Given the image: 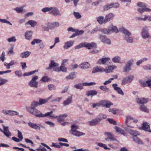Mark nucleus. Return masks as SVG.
<instances>
[{"instance_id": "f257e3e1", "label": "nucleus", "mask_w": 151, "mask_h": 151, "mask_svg": "<svg viewBox=\"0 0 151 151\" xmlns=\"http://www.w3.org/2000/svg\"><path fill=\"white\" fill-rule=\"evenodd\" d=\"M38 102L33 101L31 104V106L26 107L27 111L32 115L38 117H42L43 116L40 111L35 109L39 105Z\"/></svg>"}, {"instance_id": "f03ea898", "label": "nucleus", "mask_w": 151, "mask_h": 151, "mask_svg": "<svg viewBox=\"0 0 151 151\" xmlns=\"http://www.w3.org/2000/svg\"><path fill=\"white\" fill-rule=\"evenodd\" d=\"M119 30L125 35L124 37L125 40L128 43H132L133 42V38L129 36L131 35V33L127 29L124 27L119 29Z\"/></svg>"}, {"instance_id": "7ed1b4c3", "label": "nucleus", "mask_w": 151, "mask_h": 151, "mask_svg": "<svg viewBox=\"0 0 151 151\" xmlns=\"http://www.w3.org/2000/svg\"><path fill=\"white\" fill-rule=\"evenodd\" d=\"M78 127L75 125H72L71 126L70 133L71 134L77 137H79L85 135V134L79 131H77Z\"/></svg>"}, {"instance_id": "20e7f679", "label": "nucleus", "mask_w": 151, "mask_h": 151, "mask_svg": "<svg viewBox=\"0 0 151 151\" xmlns=\"http://www.w3.org/2000/svg\"><path fill=\"white\" fill-rule=\"evenodd\" d=\"M149 31V28L147 26H144L142 27L141 29L140 35L143 39H146L150 37V35Z\"/></svg>"}, {"instance_id": "39448f33", "label": "nucleus", "mask_w": 151, "mask_h": 151, "mask_svg": "<svg viewBox=\"0 0 151 151\" xmlns=\"http://www.w3.org/2000/svg\"><path fill=\"white\" fill-rule=\"evenodd\" d=\"M94 46V43L93 42L89 43L84 42L76 46L75 48V49H78L84 47L87 48L88 49H91L93 48Z\"/></svg>"}, {"instance_id": "423d86ee", "label": "nucleus", "mask_w": 151, "mask_h": 151, "mask_svg": "<svg viewBox=\"0 0 151 151\" xmlns=\"http://www.w3.org/2000/svg\"><path fill=\"white\" fill-rule=\"evenodd\" d=\"M134 60L132 59L129 60L127 62L125 66L123 68V71L124 72H129L131 70L132 66L133 65Z\"/></svg>"}, {"instance_id": "0eeeda50", "label": "nucleus", "mask_w": 151, "mask_h": 151, "mask_svg": "<svg viewBox=\"0 0 151 151\" xmlns=\"http://www.w3.org/2000/svg\"><path fill=\"white\" fill-rule=\"evenodd\" d=\"M122 127L129 134L132 136V137L135 136H137L140 135V133L136 130H132L127 128L126 127H124L122 126Z\"/></svg>"}, {"instance_id": "6e6552de", "label": "nucleus", "mask_w": 151, "mask_h": 151, "mask_svg": "<svg viewBox=\"0 0 151 151\" xmlns=\"http://www.w3.org/2000/svg\"><path fill=\"white\" fill-rule=\"evenodd\" d=\"M38 78L37 76H34L32 79L29 83V86L32 87L37 88V87L38 83L36 81Z\"/></svg>"}, {"instance_id": "1a4fd4ad", "label": "nucleus", "mask_w": 151, "mask_h": 151, "mask_svg": "<svg viewBox=\"0 0 151 151\" xmlns=\"http://www.w3.org/2000/svg\"><path fill=\"white\" fill-rule=\"evenodd\" d=\"M99 39L102 42L108 45L111 44V42L110 39L104 35H100L99 36Z\"/></svg>"}, {"instance_id": "9d476101", "label": "nucleus", "mask_w": 151, "mask_h": 151, "mask_svg": "<svg viewBox=\"0 0 151 151\" xmlns=\"http://www.w3.org/2000/svg\"><path fill=\"white\" fill-rule=\"evenodd\" d=\"M111 59L109 57H103L98 60L97 63L99 64H103L106 65L109 63Z\"/></svg>"}, {"instance_id": "9b49d317", "label": "nucleus", "mask_w": 151, "mask_h": 151, "mask_svg": "<svg viewBox=\"0 0 151 151\" xmlns=\"http://www.w3.org/2000/svg\"><path fill=\"white\" fill-rule=\"evenodd\" d=\"M115 16L114 14L112 13H110L106 14L104 19V22L107 23L113 20Z\"/></svg>"}, {"instance_id": "f8f14e48", "label": "nucleus", "mask_w": 151, "mask_h": 151, "mask_svg": "<svg viewBox=\"0 0 151 151\" xmlns=\"http://www.w3.org/2000/svg\"><path fill=\"white\" fill-rule=\"evenodd\" d=\"M112 86L114 90L117 92L118 94L122 96L124 95V93L120 87L117 86L118 85L116 83L113 84Z\"/></svg>"}, {"instance_id": "ddd939ff", "label": "nucleus", "mask_w": 151, "mask_h": 151, "mask_svg": "<svg viewBox=\"0 0 151 151\" xmlns=\"http://www.w3.org/2000/svg\"><path fill=\"white\" fill-rule=\"evenodd\" d=\"M110 34L115 32L117 33L118 32L119 30L117 27L113 25V24H111L108 27Z\"/></svg>"}, {"instance_id": "4468645a", "label": "nucleus", "mask_w": 151, "mask_h": 151, "mask_svg": "<svg viewBox=\"0 0 151 151\" xmlns=\"http://www.w3.org/2000/svg\"><path fill=\"white\" fill-rule=\"evenodd\" d=\"M50 14H52L55 16H61V14L59 9L56 7H52L51 9Z\"/></svg>"}, {"instance_id": "2eb2a0df", "label": "nucleus", "mask_w": 151, "mask_h": 151, "mask_svg": "<svg viewBox=\"0 0 151 151\" xmlns=\"http://www.w3.org/2000/svg\"><path fill=\"white\" fill-rule=\"evenodd\" d=\"M104 135L107 137L105 139L106 140H110L111 141H116V140L114 137L110 132H105L104 133Z\"/></svg>"}, {"instance_id": "dca6fc26", "label": "nucleus", "mask_w": 151, "mask_h": 151, "mask_svg": "<svg viewBox=\"0 0 151 151\" xmlns=\"http://www.w3.org/2000/svg\"><path fill=\"white\" fill-rule=\"evenodd\" d=\"M47 26L50 29H52L55 27H57L59 25V23L57 22H55L53 23H47Z\"/></svg>"}, {"instance_id": "f3484780", "label": "nucleus", "mask_w": 151, "mask_h": 151, "mask_svg": "<svg viewBox=\"0 0 151 151\" xmlns=\"http://www.w3.org/2000/svg\"><path fill=\"white\" fill-rule=\"evenodd\" d=\"M136 101L138 104H144L148 102V98H137L136 99Z\"/></svg>"}, {"instance_id": "a211bd4d", "label": "nucleus", "mask_w": 151, "mask_h": 151, "mask_svg": "<svg viewBox=\"0 0 151 151\" xmlns=\"http://www.w3.org/2000/svg\"><path fill=\"white\" fill-rule=\"evenodd\" d=\"M133 141L136 144L139 145H143L144 144L143 142L141 139L137 136L134 137H132Z\"/></svg>"}, {"instance_id": "6ab92c4d", "label": "nucleus", "mask_w": 151, "mask_h": 151, "mask_svg": "<svg viewBox=\"0 0 151 151\" xmlns=\"http://www.w3.org/2000/svg\"><path fill=\"white\" fill-rule=\"evenodd\" d=\"M142 129L145 131L151 132V129H148L150 128V124L148 123L145 122L143 123L142 125Z\"/></svg>"}, {"instance_id": "aec40b11", "label": "nucleus", "mask_w": 151, "mask_h": 151, "mask_svg": "<svg viewBox=\"0 0 151 151\" xmlns=\"http://www.w3.org/2000/svg\"><path fill=\"white\" fill-rule=\"evenodd\" d=\"M117 68L116 65H110L106 67L104 69V72L106 73H110L112 72L113 70Z\"/></svg>"}, {"instance_id": "412c9836", "label": "nucleus", "mask_w": 151, "mask_h": 151, "mask_svg": "<svg viewBox=\"0 0 151 151\" xmlns=\"http://www.w3.org/2000/svg\"><path fill=\"white\" fill-rule=\"evenodd\" d=\"M28 126L32 129H38L40 130V127L37 124H34L30 122L28 123Z\"/></svg>"}, {"instance_id": "4be33fe9", "label": "nucleus", "mask_w": 151, "mask_h": 151, "mask_svg": "<svg viewBox=\"0 0 151 151\" xmlns=\"http://www.w3.org/2000/svg\"><path fill=\"white\" fill-rule=\"evenodd\" d=\"M52 95H51L50 97L45 99L39 98V102H38L39 103V105L46 103L52 98Z\"/></svg>"}, {"instance_id": "5701e85b", "label": "nucleus", "mask_w": 151, "mask_h": 151, "mask_svg": "<svg viewBox=\"0 0 151 151\" xmlns=\"http://www.w3.org/2000/svg\"><path fill=\"white\" fill-rule=\"evenodd\" d=\"M67 114H64L63 115H60L59 116H57V121L60 123H61L64 120L65 117H66L67 116Z\"/></svg>"}, {"instance_id": "b1692460", "label": "nucleus", "mask_w": 151, "mask_h": 151, "mask_svg": "<svg viewBox=\"0 0 151 151\" xmlns=\"http://www.w3.org/2000/svg\"><path fill=\"white\" fill-rule=\"evenodd\" d=\"M130 120H133V122L134 123H137L138 122L137 119L134 118L130 116H128L126 117L125 124H127Z\"/></svg>"}, {"instance_id": "393cba45", "label": "nucleus", "mask_w": 151, "mask_h": 151, "mask_svg": "<svg viewBox=\"0 0 151 151\" xmlns=\"http://www.w3.org/2000/svg\"><path fill=\"white\" fill-rule=\"evenodd\" d=\"M4 131H3V132L7 137H9L11 136V134L10 132L8 127H4Z\"/></svg>"}, {"instance_id": "a878e982", "label": "nucleus", "mask_w": 151, "mask_h": 151, "mask_svg": "<svg viewBox=\"0 0 151 151\" xmlns=\"http://www.w3.org/2000/svg\"><path fill=\"white\" fill-rule=\"evenodd\" d=\"M58 66L59 64L58 63H56L53 60H51L50 63L49 65V67L47 68L46 69L47 70L51 69L55 67H58Z\"/></svg>"}, {"instance_id": "bb28decb", "label": "nucleus", "mask_w": 151, "mask_h": 151, "mask_svg": "<svg viewBox=\"0 0 151 151\" xmlns=\"http://www.w3.org/2000/svg\"><path fill=\"white\" fill-rule=\"evenodd\" d=\"M104 17L103 16H99L96 18V20L101 25L103 24H106V22H104Z\"/></svg>"}, {"instance_id": "cd10ccee", "label": "nucleus", "mask_w": 151, "mask_h": 151, "mask_svg": "<svg viewBox=\"0 0 151 151\" xmlns=\"http://www.w3.org/2000/svg\"><path fill=\"white\" fill-rule=\"evenodd\" d=\"M79 66L81 69H85L88 68L90 66V65L88 62H86L80 64Z\"/></svg>"}, {"instance_id": "c85d7f7f", "label": "nucleus", "mask_w": 151, "mask_h": 151, "mask_svg": "<svg viewBox=\"0 0 151 151\" xmlns=\"http://www.w3.org/2000/svg\"><path fill=\"white\" fill-rule=\"evenodd\" d=\"M53 111H51L50 112H48L45 114H42L43 116L42 117H44L45 116H49L52 118H55L57 117V116L54 115V114H52Z\"/></svg>"}, {"instance_id": "c756f323", "label": "nucleus", "mask_w": 151, "mask_h": 151, "mask_svg": "<svg viewBox=\"0 0 151 151\" xmlns=\"http://www.w3.org/2000/svg\"><path fill=\"white\" fill-rule=\"evenodd\" d=\"M72 101V97H69L66 100L63 101V104L64 106L68 105L71 103Z\"/></svg>"}, {"instance_id": "7c9ffc66", "label": "nucleus", "mask_w": 151, "mask_h": 151, "mask_svg": "<svg viewBox=\"0 0 151 151\" xmlns=\"http://www.w3.org/2000/svg\"><path fill=\"white\" fill-rule=\"evenodd\" d=\"M73 45V42L72 41H70L66 42L64 45V48L65 49H68V48L70 47Z\"/></svg>"}, {"instance_id": "2f4dec72", "label": "nucleus", "mask_w": 151, "mask_h": 151, "mask_svg": "<svg viewBox=\"0 0 151 151\" xmlns=\"http://www.w3.org/2000/svg\"><path fill=\"white\" fill-rule=\"evenodd\" d=\"M32 32V31H29L25 33V37L27 39L30 40L31 39Z\"/></svg>"}, {"instance_id": "473e14b6", "label": "nucleus", "mask_w": 151, "mask_h": 151, "mask_svg": "<svg viewBox=\"0 0 151 151\" xmlns=\"http://www.w3.org/2000/svg\"><path fill=\"white\" fill-rule=\"evenodd\" d=\"M31 54V52L29 51H26L22 52L20 55V56L22 58L28 57Z\"/></svg>"}, {"instance_id": "72a5a7b5", "label": "nucleus", "mask_w": 151, "mask_h": 151, "mask_svg": "<svg viewBox=\"0 0 151 151\" xmlns=\"http://www.w3.org/2000/svg\"><path fill=\"white\" fill-rule=\"evenodd\" d=\"M107 101L106 100L100 101L98 103L95 104V107L101 106H102L103 107H105Z\"/></svg>"}, {"instance_id": "f704fd0d", "label": "nucleus", "mask_w": 151, "mask_h": 151, "mask_svg": "<svg viewBox=\"0 0 151 151\" xmlns=\"http://www.w3.org/2000/svg\"><path fill=\"white\" fill-rule=\"evenodd\" d=\"M104 72V69L100 66H97L95 67V73H102Z\"/></svg>"}, {"instance_id": "c9c22d12", "label": "nucleus", "mask_w": 151, "mask_h": 151, "mask_svg": "<svg viewBox=\"0 0 151 151\" xmlns=\"http://www.w3.org/2000/svg\"><path fill=\"white\" fill-rule=\"evenodd\" d=\"M121 58L119 56H117L112 59V61L114 63H120Z\"/></svg>"}, {"instance_id": "e433bc0d", "label": "nucleus", "mask_w": 151, "mask_h": 151, "mask_svg": "<svg viewBox=\"0 0 151 151\" xmlns=\"http://www.w3.org/2000/svg\"><path fill=\"white\" fill-rule=\"evenodd\" d=\"M111 8H112L111 3L107 4L103 7V10L104 11H107Z\"/></svg>"}, {"instance_id": "4c0bfd02", "label": "nucleus", "mask_w": 151, "mask_h": 151, "mask_svg": "<svg viewBox=\"0 0 151 151\" xmlns=\"http://www.w3.org/2000/svg\"><path fill=\"white\" fill-rule=\"evenodd\" d=\"M37 23L35 21L32 20H30L28 21L26 23V24H29L32 27H34L36 25Z\"/></svg>"}, {"instance_id": "58836bf2", "label": "nucleus", "mask_w": 151, "mask_h": 151, "mask_svg": "<svg viewBox=\"0 0 151 151\" xmlns=\"http://www.w3.org/2000/svg\"><path fill=\"white\" fill-rule=\"evenodd\" d=\"M140 109L141 111L145 112L148 113L149 111L148 109L144 105L140 106Z\"/></svg>"}, {"instance_id": "ea45409f", "label": "nucleus", "mask_w": 151, "mask_h": 151, "mask_svg": "<svg viewBox=\"0 0 151 151\" xmlns=\"http://www.w3.org/2000/svg\"><path fill=\"white\" fill-rule=\"evenodd\" d=\"M76 77V75L75 72H72L69 74V76H67L66 78L67 79H73Z\"/></svg>"}, {"instance_id": "a19ab883", "label": "nucleus", "mask_w": 151, "mask_h": 151, "mask_svg": "<svg viewBox=\"0 0 151 151\" xmlns=\"http://www.w3.org/2000/svg\"><path fill=\"white\" fill-rule=\"evenodd\" d=\"M148 59L146 58H144L139 60H138L136 62V65L137 66L139 65L141 63H143L144 61L147 60Z\"/></svg>"}, {"instance_id": "79ce46f5", "label": "nucleus", "mask_w": 151, "mask_h": 151, "mask_svg": "<svg viewBox=\"0 0 151 151\" xmlns=\"http://www.w3.org/2000/svg\"><path fill=\"white\" fill-rule=\"evenodd\" d=\"M101 32L103 34L106 35L110 34L108 28H104L101 29Z\"/></svg>"}, {"instance_id": "37998d69", "label": "nucleus", "mask_w": 151, "mask_h": 151, "mask_svg": "<svg viewBox=\"0 0 151 151\" xmlns=\"http://www.w3.org/2000/svg\"><path fill=\"white\" fill-rule=\"evenodd\" d=\"M38 71V70H37L32 71L28 73H25L24 74L23 76H28L29 75H32L34 74L35 72H37Z\"/></svg>"}, {"instance_id": "c03bdc74", "label": "nucleus", "mask_w": 151, "mask_h": 151, "mask_svg": "<svg viewBox=\"0 0 151 151\" xmlns=\"http://www.w3.org/2000/svg\"><path fill=\"white\" fill-rule=\"evenodd\" d=\"M96 144L98 146L102 147H103L105 149L110 150V148L107 147L106 145L105 144H103L101 143H96Z\"/></svg>"}, {"instance_id": "a18cd8bd", "label": "nucleus", "mask_w": 151, "mask_h": 151, "mask_svg": "<svg viewBox=\"0 0 151 151\" xmlns=\"http://www.w3.org/2000/svg\"><path fill=\"white\" fill-rule=\"evenodd\" d=\"M24 7L23 6H22L20 7H17L14 9V10L16 11L18 13H21L22 12Z\"/></svg>"}, {"instance_id": "49530a36", "label": "nucleus", "mask_w": 151, "mask_h": 151, "mask_svg": "<svg viewBox=\"0 0 151 151\" xmlns=\"http://www.w3.org/2000/svg\"><path fill=\"white\" fill-rule=\"evenodd\" d=\"M137 5L140 8H144L147 6V5L145 3L141 2L137 3Z\"/></svg>"}, {"instance_id": "de8ad7c7", "label": "nucleus", "mask_w": 151, "mask_h": 151, "mask_svg": "<svg viewBox=\"0 0 151 151\" xmlns=\"http://www.w3.org/2000/svg\"><path fill=\"white\" fill-rule=\"evenodd\" d=\"M139 82L141 84L142 86L143 87H146L147 86V85L146 84V82L142 80H139Z\"/></svg>"}, {"instance_id": "09e8293b", "label": "nucleus", "mask_w": 151, "mask_h": 151, "mask_svg": "<svg viewBox=\"0 0 151 151\" xmlns=\"http://www.w3.org/2000/svg\"><path fill=\"white\" fill-rule=\"evenodd\" d=\"M18 112L17 111L9 110L8 115L10 116H14L18 115Z\"/></svg>"}, {"instance_id": "8fccbe9b", "label": "nucleus", "mask_w": 151, "mask_h": 151, "mask_svg": "<svg viewBox=\"0 0 151 151\" xmlns=\"http://www.w3.org/2000/svg\"><path fill=\"white\" fill-rule=\"evenodd\" d=\"M52 7H45L43 8L42 11L44 12H49L50 13L51 9H52Z\"/></svg>"}, {"instance_id": "3c124183", "label": "nucleus", "mask_w": 151, "mask_h": 151, "mask_svg": "<svg viewBox=\"0 0 151 151\" xmlns=\"http://www.w3.org/2000/svg\"><path fill=\"white\" fill-rule=\"evenodd\" d=\"M65 66V65H61L60 67L59 68L60 71H61L63 72H66L67 71V69Z\"/></svg>"}, {"instance_id": "603ef678", "label": "nucleus", "mask_w": 151, "mask_h": 151, "mask_svg": "<svg viewBox=\"0 0 151 151\" xmlns=\"http://www.w3.org/2000/svg\"><path fill=\"white\" fill-rule=\"evenodd\" d=\"M42 40L39 39H35L32 42L31 44L32 45H34L35 43H40Z\"/></svg>"}, {"instance_id": "864d4df0", "label": "nucleus", "mask_w": 151, "mask_h": 151, "mask_svg": "<svg viewBox=\"0 0 151 151\" xmlns=\"http://www.w3.org/2000/svg\"><path fill=\"white\" fill-rule=\"evenodd\" d=\"M127 79L128 81V82L129 83L131 82L133 79L134 76L132 75H130L127 77Z\"/></svg>"}, {"instance_id": "5fc2aeb1", "label": "nucleus", "mask_w": 151, "mask_h": 151, "mask_svg": "<svg viewBox=\"0 0 151 151\" xmlns=\"http://www.w3.org/2000/svg\"><path fill=\"white\" fill-rule=\"evenodd\" d=\"M118 111V109L116 108L109 109V111L110 112L113 113L114 114H116V111Z\"/></svg>"}, {"instance_id": "6e6d98bb", "label": "nucleus", "mask_w": 151, "mask_h": 151, "mask_svg": "<svg viewBox=\"0 0 151 151\" xmlns=\"http://www.w3.org/2000/svg\"><path fill=\"white\" fill-rule=\"evenodd\" d=\"M112 8H118L119 6V4L118 3H111Z\"/></svg>"}, {"instance_id": "4d7b16f0", "label": "nucleus", "mask_w": 151, "mask_h": 151, "mask_svg": "<svg viewBox=\"0 0 151 151\" xmlns=\"http://www.w3.org/2000/svg\"><path fill=\"white\" fill-rule=\"evenodd\" d=\"M48 87L49 90L50 91L55 90L56 89V87L55 86L52 84H50L48 86Z\"/></svg>"}, {"instance_id": "13d9d810", "label": "nucleus", "mask_w": 151, "mask_h": 151, "mask_svg": "<svg viewBox=\"0 0 151 151\" xmlns=\"http://www.w3.org/2000/svg\"><path fill=\"white\" fill-rule=\"evenodd\" d=\"M129 83L128 82V80L127 77L124 78L122 79V85H125L126 84Z\"/></svg>"}, {"instance_id": "bf43d9fd", "label": "nucleus", "mask_w": 151, "mask_h": 151, "mask_svg": "<svg viewBox=\"0 0 151 151\" xmlns=\"http://www.w3.org/2000/svg\"><path fill=\"white\" fill-rule=\"evenodd\" d=\"M86 95L88 96H93L94 95V91L91 90L87 91L86 93Z\"/></svg>"}, {"instance_id": "052dcab7", "label": "nucleus", "mask_w": 151, "mask_h": 151, "mask_svg": "<svg viewBox=\"0 0 151 151\" xmlns=\"http://www.w3.org/2000/svg\"><path fill=\"white\" fill-rule=\"evenodd\" d=\"M73 14L76 19H80L81 17V15L78 12H74Z\"/></svg>"}, {"instance_id": "680f3d73", "label": "nucleus", "mask_w": 151, "mask_h": 151, "mask_svg": "<svg viewBox=\"0 0 151 151\" xmlns=\"http://www.w3.org/2000/svg\"><path fill=\"white\" fill-rule=\"evenodd\" d=\"M143 68L145 70H151V65H145L143 66Z\"/></svg>"}, {"instance_id": "e2e57ef3", "label": "nucleus", "mask_w": 151, "mask_h": 151, "mask_svg": "<svg viewBox=\"0 0 151 151\" xmlns=\"http://www.w3.org/2000/svg\"><path fill=\"white\" fill-rule=\"evenodd\" d=\"M18 137L22 140L23 138V137L21 132L19 130H18Z\"/></svg>"}, {"instance_id": "0e129e2a", "label": "nucleus", "mask_w": 151, "mask_h": 151, "mask_svg": "<svg viewBox=\"0 0 151 151\" xmlns=\"http://www.w3.org/2000/svg\"><path fill=\"white\" fill-rule=\"evenodd\" d=\"M114 80V78H109L108 80L106 81L104 83V85H106L107 84L110 83L112 80Z\"/></svg>"}, {"instance_id": "69168bd1", "label": "nucleus", "mask_w": 151, "mask_h": 151, "mask_svg": "<svg viewBox=\"0 0 151 151\" xmlns=\"http://www.w3.org/2000/svg\"><path fill=\"white\" fill-rule=\"evenodd\" d=\"M75 88L77 89H82L83 88V84H78L75 85L74 86Z\"/></svg>"}, {"instance_id": "338daca9", "label": "nucleus", "mask_w": 151, "mask_h": 151, "mask_svg": "<svg viewBox=\"0 0 151 151\" xmlns=\"http://www.w3.org/2000/svg\"><path fill=\"white\" fill-rule=\"evenodd\" d=\"M16 41V39L15 37H12L9 38L8 39V41L9 42H15Z\"/></svg>"}, {"instance_id": "774afa93", "label": "nucleus", "mask_w": 151, "mask_h": 151, "mask_svg": "<svg viewBox=\"0 0 151 151\" xmlns=\"http://www.w3.org/2000/svg\"><path fill=\"white\" fill-rule=\"evenodd\" d=\"M49 79L47 76H45L42 77L41 79V81L43 82H47Z\"/></svg>"}]
</instances>
